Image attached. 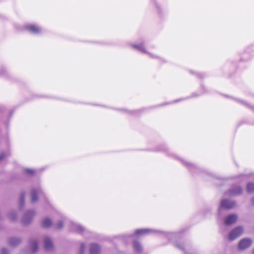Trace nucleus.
Instances as JSON below:
<instances>
[{
    "label": "nucleus",
    "mask_w": 254,
    "mask_h": 254,
    "mask_svg": "<svg viewBox=\"0 0 254 254\" xmlns=\"http://www.w3.org/2000/svg\"><path fill=\"white\" fill-rule=\"evenodd\" d=\"M38 196L42 198H44V201L45 203H49V200L47 197L46 195L44 193L42 189L40 186H37L32 188L31 190V199L32 203L35 202L38 200Z\"/></svg>",
    "instance_id": "f257e3e1"
},
{
    "label": "nucleus",
    "mask_w": 254,
    "mask_h": 254,
    "mask_svg": "<svg viewBox=\"0 0 254 254\" xmlns=\"http://www.w3.org/2000/svg\"><path fill=\"white\" fill-rule=\"evenodd\" d=\"M25 29L30 33L34 35H39L43 31V29L40 26L34 24L26 25Z\"/></svg>",
    "instance_id": "f03ea898"
},
{
    "label": "nucleus",
    "mask_w": 254,
    "mask_h": 254,
    "mask_svg": "<svg viewBox=\"0 0 254 254\" xmlns=\"http://www.w3.org/2000/svg\"><path fill=\"white\" fill-rule=\"evenodd\" d=\"M235 205L234 201L228 199H223L221 200L220 203V207L218 210V214L220 213L221 209H230L233 207Z\"/></svg>",
    "instance_id": "7ed1b4c3"
},
{
    "label": "nucleus",
    "mask_w": 254,
    "mask_h": 254,
    "mask_svg": "<svg viewBox=\"0 0 254 254\" xmlns=\"http://www.w3.org/2000/svg\"><path fill=\"white\" fill-rule=\"evenodd\" d=\"M244 232V229L242 226H239L232 230L229 234L228 238L231 241H233L239 237Z\"/></svg>",
    "instance_id": "20e7f679"
},
{
    "label": "nucleus",
    "mask_w": 254,
    "mask_h": 254,
    "mask_svg": "<svg viewBox=\"0 0 254 254\" xmlns=\"http://www.w3.org/2000/svg\"><path fill=\"white\" fill-rule=\"evenodd\" d=\"M242 192L243 189L240 186H235L226 192V194L230 196H236L241 194Z\"/></svg>",
    "instance_id": "39448f33"
},
{
    "label": "nucleus",
    "mask_w": 254,
    "mask_h": 254,
    "mask_svg": "<svg viewBox=\"0 0 254 254\" xmlns=\"http://www.w3.org/2000/svg\"><path fill=\"white\" fill-rule=\"evenodd\" d=\"M35 215V211L34 210L26 211L23 216L22 222H30Z\"/></svg>",
    "instance_id": "423d86ee"
},
{
    "label": "nucleus",
    "mask_w": 254,
    "mask_h": 254,
    "mask_svg": "<svg viewBox=\"0 0 254 254\" xmlns=\"http://www.w3.org/2000/svg\"><path fill=\"white\" fill-rule=\"evenodd\" d=\"M252 241L249 238H244L241 240L239 244V248L240 250L246 249L251 246Z\"/></svg>",
    "instance_id": "0eeeda50"
},
{
    "label": "nucleus",
    "mask_w": 254,
    "mask_h": 254,
    "mask_svg": "<svg viewBox=\"0 0 254 254\" xmlns=\"http://www.w3.org/2000/svg\"><path fill=\"white\" fill-rule=\"evenodd\" d=\"M63 223H43L42 227L45 229L53 228L55 230H59L63 228Z\"/></svg>",
    "instance_id": "6e6552de"
},
{
    "label": "nucleus",
    "mask_w": 254,
    "mask_h": 254,
    "mask_svg": "<svg viewBox=\"0 0 254 254\" xmlns=\"http://www.w3.org/2000/svg\"><path fill=\"white\" fill-rule=\"evenodd\" d=\"M181 161L192 173H196L199 170L198 167H197L195 165L190 162L185 161L182 159H181Z\"/></svg>",
    "instance_id": "1a4fd4ad"
},
{
    "label": "nucleus",
    "mask_w": 254,
    "mask_h": 254,
    "mask_svg": "<svg viewBox=\"0 0 254 254\" xmlns=\"http://www.w3.org/2000/svg\"><path fill=\"white\" fill-rule=\"evenodd\" d=\"M21 239L18 237H11L8 239V245L12 247H15L21 243Z\"/></svg>",
    "instance_id": "9d476101"
},
{
    "label": "nucleus",
    "mask_w": 254,
    "mask_h": 254,
    "mask_svg": "<svg viewBox=\"0 0 254 254\" xmlns=\"http://www.w3.org/2000/svg\"><path fill=\"white\" fill-rule=\"evenodd\" d=\"M90 254H101V249L99 246L96 244H92L90 245Z\"/></svg>",
    "instance_id": "9b49d317"
},
{
    "label": "nucleus",
    "mask_w": 254,
    "mask_h": 254,
    "mask_svg": "<svg viewBox=\"0 0 254 254\" xmlns=\"http://www.w3.org/2000/svg\"><path fill=\"white\" fill-rule=\"evenodd\" d=\"M44 247L46 251H51L54 247L52 240L49 238H45L44 239Z\"/></svg>",
    "instance_id": "f8f14e48"
},
{
    "label": "nucleus",
    "mask_w": 254,
    "mask_h": 254,
    "mask_svg": "<svg viewBox=\"0 0 254 254\" xmlns=\"http://www.w3.org/2000/svg\"><path fill=\"white\" fill-rule=\"evenodd\" d=\"M30 248L32 253H34L38 250V242L36 239H32L30 241Z\"/></svg>",
    "instance_id": "ddd939ff"
},
{
    "label": "nucleus",
    "mask_w": 254,
    "mask_h": 254,
    "mask_svg": "<svg viewBox=\"0 0 254 254\" xmlns=\"http://www.w3.org/2000/svg\"><path fill=\"white\" fill-rule=\"evenodd\" d=\"M131 46L133 48L137 50L138 51L144 53H147V51L144 47V43L143 42L138 44H132Z\"/></svg>",
    "instance_id": "4468645a"
},
{
    "label": "nucleus",
    "mask_w": 254,
    "mask_h": 254,
    "mask_svg": "<svg viewBox=\"0 0 254 254\" xmlns=\"http://www.w3.org/2000/svg\"><path fill=\"white\" fill-rule=\"evenodd\" d=\"M133 247L135 252L140 253L143 250V248L140 244L137 241H134L133 243Z\"/></svg>",
    "instance_id": "2eb2a0df"
},
{
    "label": "nucleus",
    "mask_w": 254,
    "mask_h": 254,
    "mask_svg": "<svg viewBox=\"0 0 254 254\" xmlns=\"http://www.w3.org/2000/svg\"><path fill=\"white\" fill-rule=\"evenodd\" d=\"M238 219V216L236 214H231L225 219L224 222H236Z\"/></svg>",
    "instance_id": "dca6fc26"
},
{
    "label": "nucleus",
    "mask_w": 254,
    "mask_h": 254,
    "mask_svg": "<svg viewBox=\"0 0 254 254\" xmlns=\"http://www.w3.org/2000/svg\"><path fill=\"white\" fill-rule=\"evenodd\" d=\"M150 230L147 229H137L135 231L134 235L136 236H140L148 233Z\"/></svg>",
    "instance_id": "f3484780"
},
{
    "label": "nucleus",
    "mask_w": 254,
    "mask_h": 254,
    "mask_svg": "<svg viewBox=\"0 0 254 254\" xmlns=\"http://www.w3.org/2000/svg\"><path fill=\"white\" fill-rule=\"evenodd\" d=\"M72 227V228L74 229L73 231L74 232L78 233H81L83 232V228L79 225L74 223Z\"/></svg>",
    "instance_id": "a211bd4d"
},
{
    "label": "nucleus",
    "mask_w": 254,
    "mask_h": 254,
    "mask_svg": "<svg viewBox=\"0 0 254 254\" xmlns=\"http://www.w3.org/2000/svg\"><path fill=\"white\" fill-rule=\"evenodd\" d=\"M247 190L249 193H253L254 192V183H249L247 185Z\"/></svg>",
    "instance_id": "6ab92c4d"
},
{
    "label": "nucleus",
    "mask_w": 254,
    "mask_h": 254,
    "mask_svg": "<svg viewBox=\"0 0 254 254\" xmlns=\"http://www.w3.org/2000/svg\"><path fill=\"white\" fill-rule=\"evenodd\" d=\"M25 200V193L23 192L21 193L20 198H19V207L20 208H22L23 206Z\"/></svg>",
    "instance_id": "aec40b11"
},
{
    "label": "nucleus",
    "mask_w": 254,
    "mask_h": 254,
    "mask_svg": "<svg viewBox=\"0 0 254 254\" xmlns=\"http://www.w3.org/2000/svg\"><path fill=\"white\" fill-rule=\"evenodd\" d=\"M9 218L12 221L16 220L17 214L15 210H11L8 214Z\"/></svg>",
    "instance_id": "412c9836"
},
{
    "label": "nucleus",
    "mask_w": 254,
    "mask_h": 254,
    "mask_svg": "<svg viewBox=\"0 0 254 254\" xmlns=\"http://www.w3.org/2000/svg\"><path fill=\"white\" fill-rule=\"evenodd\" d=\"M246 177L245 175H241L233 177L232 179L236 180L238 182L240 183L242 181H243Z\"/></svg>",
    "instance_id": "4be33fe9"
},
{
    "label": "nucleus",
    "mask_w": 254,
    "mask_h": 254,
    "mask_svg": "<svg viewBox=\"0 0 254 254\" xmlns=\"http://www.w3.org/2000/svg\"><path fill=\"white\" fill-rule=\"evenodd\" d=\"M35 173L34 170L31 169H26L24 170V173L29 176H33Z\"/></svg>",
    "instance_id": "5701e85b"
},
{
    "label": "nucleus",
    "mask_w": 254,
    "mask_h": 254,
    "mask_svg": "<svg viewBox=\"0 0 254 254\" xmlns=\"http://www.w3.org/2000/svg\"><path fill=\"white\" fill-rule=\"evenodd\" d=\"M7 75V72L6 69L3 67H0V76L6 77Z\"/></svg>",
    "instance_id": "b1692460"
},
{
    "label": "nucleus",
    "mask_w": 254,
    "mask_h": 254,
    "mask_svg": "<svg viewBox=\"0 0 254 254\" xmlns=\"http://www.w3.org/2000/svg\"><path fill=\"white\" fill-rule=\"evenodd\" d=\"M235 100H236V101L242 105H243L244 106H246L247 107H250V105H249L248 103H247L246 102L243 101V100H239V99H234Z\"/></svg>",
    "instance_id": "393cba45"
},
{
    "label": "nucleus",
    "mask_w": 254,
    "mask_h": 254,
    "mask_svg": "<svg viewBox=\"0 0 254 254\" xmlns=\"http://www.w3.org/2000/svg\"><path fill=\"white\" fill-rule=\"evenodd\" d=\"M1 254H9L10 252L8 249L5 248H1L0 250Z\"/></svg>",
    "instance_id": "a878e982"
},
{
    "label": "nucleus",
    "mask_w": 254,
    "mask_h": 254,
    "mask_svg": "<svg viewBox=\"0 0 254 254\" xmlns=\"http://www.w3.org/2000/svg\"><path fill=\"white\" fill-rule=\"evenodd\" d=\"M85 251V245L84 244H81L80 246V250L79 254H84Z\"/></svg>",
    "instance_id": "bb28decb"
},
{
    "label": "nucleus",
    "mask_w": 254,
    "mask_h": 254,
    "mask_svg": "<svg viewBox=\"0 0 254 254\" xmlns=\"http://www.w3.org/2000/svg\"><path fill=\"white\" fill-rule=\"evenodd\" d=\"M42 222H52V220L49 217H46L44 218Z\"/></svg>",
    "instance_id": "cd10ccee"
},
{
    "label": "nucleus",
    "mask_w": 254,
    "mask_h": 254,
    "mask_svg": "<svg viewBox=\"0 0 254 254\" xmlns=\"http://www.w3.org/2000/svg\"><path fill=\"white\" fill-rule=\"evenodd\" d=\"M155 151H167V148L164 146H160L159 148H157Z\"/></svg>",
    "instance_id": "c85d7f7f"
},
{
    "label": "nucleus",
    "mask_w": 254,
    "mask_h": 254,
    "mask_svg": "<svg viewBox=\"0 0 254 254\" xmlns=\"http://www.w3.org/2000/svg\"><path fill=\"white\" fill-rule=\"evenodd\" d=\"M231 224L232 223H223L222 227L224 228H227L228 227L230 226V224Z\"/></svg>",
    "instance_id": "c756f323"
},
{
    "label": "nucleus",
    "mask_w": 254,
    "mask_h": 254,
    "mask_svg": "<svg viewBox=\"0 0 254 254\" xmlns=\"http://www.w3.org/2000/svg\"><path fill=\"white\" fill-rule=\"evenodd\" d=\"M5 153L2 152L0 154V161L5 157Z\"/></svg>",
    "instance_id": "7c9ffc66"
},
{
    "label": "nucleus",
    "mask_w": 254,
    "mask_h": 254,
    "mask_svg": "<svg viewBox=\"0 0 254 254\" xmlns=\"http://www.w3.org/2000/svg\"><path fill=\"white\" fill-rule=\"evenodd\" d=\"M127 113L130 114H135V111H130L125 110Z\"/></svg>",
    "instance_id": "2f4dec72"
},
{
    "label": "nucleus",
    "mask_w": 254,
    "mask_h": 254,
    "mask_svg": "<svg viewBox=\"0 0 254 254\" xmlns=\"http://www.w3.org/2000/svg\"><path fill=\"white\" fill-rule=\"evenodd\" d=\"M252 203L254 205V196L252 198Z\"/></svg>",
    "instance_id": "473e14b6"
},
{
    "label": "nucleus",
    "mask_w": 254,
    "mask_h": 254,
    "mask_svg": "<svg viewBox=\"0 0 254 254\" xmlns=\"http://www.w3.org/2000/svg\"><path fill=\"white\" fill-rule=\"evenodd\" d=\"M178 248H179L180 249H182L183 250L184 249V247L183 246V245L180 246H178Z\"/></svg>",
    "instance_id": "72a5a7b5"
},
{
    "label": "nucleus",
    "mask_w": 254,
    "mask_h": 254,
    "mask_svg": "<svg viewBox=\"0 0 254 254\" xmlns=\"http://www.w3.org/2000/svg\"><path fill=\"white\" fill-rule=\"evenodd\" d=\"M150 55L152 58H158V57L153 55L152 54H150Z\"/></svg>",
    "instance_id": "f704fd0d"
},
{
    "label": "nucleus",
    "mask_w": 254,
    "mask_h": 254,
    "mask_svg": "<svg viewBox=\"0 0 254 254\" xmlns=\"http://www.w3.org/2000/svg\"><path fill=\"white\" fill-rule=\"evenodd\" d=\"M63 220H66V219L64 217H63Z\"/></svg>",
    "instance_id": "c9c22d12"
},
{
    "label": "nucleus",
    "mask_w": 254,
    "mask_h": 254,
    "mask_svg": "<svg viewBox=\"0 0 254 254\" xmlns=\"http://www.w3.org/2000/svg\"><path fill=\"white\" fill-rule=\"evenodd\" d=\"M181 101V100H177L175 102H178V101Z\"/></svg>",
    "instance_id": "e433bc0d"
},
{
    "label": "nucleus",
    "mask_w": 254,
    "mask_h": 254,
    "mask_svg": "<svg viewBox=\"0 0 254 254\" xmlns=\"http://www.w3.org/2000/svg\"><path fill=\"white\" fill-rule=\"evenodd\" d=\"M253 254H254V251H253Z\"/></svg>",
    "instance_id": "4c0bfd02"
}]
</instances>
